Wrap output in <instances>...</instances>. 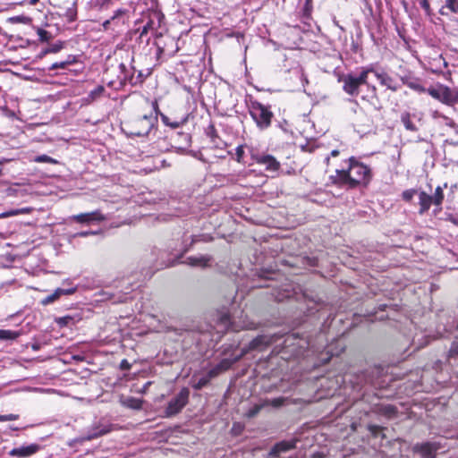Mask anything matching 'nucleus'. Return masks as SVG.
<instances>
[{
  "label": "nucleus",
  "mask_w": 458,
  "mask_h": 458,
  "mask_svg": "<svg viewBox=\"0 0 458 458\" xmlns=\"http://www.w3.org/2000/svg\"><path fill=\"white\" fill-rule=\"evenodd\" d=\"M152 107H153L154 111L156 112V114H157L159 110H158V104H157V100L152 102Z\"/></svg>",
  "instance_id": "nucleus-56"
},
{
  "label": "nucleus",
  "mask_w": 458,
  "mask_h": 458,
  "mask_svg": "<svg viewBox=\"0 0 458 458\" xmlns=\"http://www.w3.org/2000/svg\"><path fill=\"white\" fill-rule=\"evenodd\" d=\"M9 21L13 23H18V22L19 23H26L29 21V18H27L24 15H19V16L11 17L9 19Z\"/></svg>",
  "instance_id": "nucleus-42"
},
{
  "label": "nucleus",
  "mask_w": 458,
  "mask_h": 458,
  "mask_svg": "<svg viewBox=\"0 0 458 458\" xmlns=\"http://www.w3.org/2000/svg\"><path fill=\"white\" fill-rule=\"evenodd\" d=\"M380 429V427L377 426V425H369V430L372 433V434H377V431Z\"/></svg>",
  "instance_id": "nucleus-53"
},
{
  "label": "nucleus",
  "mask_w": 458,
  "mask_h": 458,
  "mask_svg": "<svg viewBox=\"0 0 458 458\" xmlns=\"http://www.w3.org/2000/svg\"><path fill=\"white\" fill-rule=\"evenodd\" d=\"M38 2V0H30V4L31 5H35Z\"/></svg>",
  "instance_id": "nucleus-61"
},
{
  "label": "nucleus",
  "mask_w": 458,
  "mask_h": 458,
  "mask_svg": "<svg viewBox=\"0 0 458 458\" xmlns=\"http://www.w3.org/2000/svg\"><path fill=\"white\" fill-rule=\"evenodd\" d=\"M449 353H450L451 357L458 356V343H456V342L453 343V344L450 348Z\"/></svg>",
  "instance_id": "nucleus-48"
},
{
  "label": "nucleus",
  "mask_w": 458,
  "mask_h": 458,
  "mask_svg": "<svg viewBox=\"0 0 458 458\" xmlns=\"http://www.w3.org/2000/svg\"><path fill=\"white\" fill-rule=\"evenodd\" d=\"M76 287H71V288H57L55 290L54 294L55 295L56 299L58 300L62 295H70L76 292Z\"/></svg>",
  "instance_id": "nucleus-33"
},
{
  "label": "nucleus",
  "mask_w": 458,
  "mask_h": 458,
  "mask_svg": "<svg viewBox=\"0 0 458 458\" xmlns=\"http://www.w3.org/2000/svg\"><path fill=\"white\" fill-rule=\"evenodd\" d=\"M18 418L16 414L0 415V421L16 420Z\"/></svg>",
  "instance_id": "nucleus-45"
},
{
  "label": "nucleus",
  "mask_w": 458,
  "mask_h": 458,
  "mask_svg": "<svg viewBox=\"0 0 458 458\" xmlns=\"http://www.w3.org/2000/svg\"><path fill=\"white\" fill-rule=\"evenodd\" d=\"M89 234H94V233L93 232H82V233H80L81 236H87V235H89Z\"/></svg>",
  "instance_id": "nucleus-58"
},
{
  "label": "nucleus",
  "mask_w": 458,
  "mask_h": 458,
  "mask_svg": "<svg viewBox=\"0 0 458 458\" xmlns=\"http://www.w3.org/2000/svg\"><path fill=\"white\" fill-rule=\"evenodd\" d=\"M244 155L243 146H238L236 148V160L240 163L242 160Z\"/></svg>",
  "instance_id": "nucleus-46"
},
{
  "label": "nucleus",
  "mask_w": 458,
  "mask_h": 458,
  "mask_svg": "<svg viewBox=\"0 0 458 458\" xmlns=\"http://www.w3.org/2000/svg\"><path fill=\"white\" fill-rule=\"evenodd\" d=\"M70 320H72L71 317H63L58 318L57 323L61 326H66Z\"/></svg>",
  "instance_id": "nucleus-50"
},
{
  "label": "nucleus",
  "mask_w": 458,
  "mask_h": 458,
  "mask_svg": "<svg viewBox=\"0 0 458 458\" xmlns=\"http://www.w3.org/2000/svg\"><path fill=\"white\" fill-rule=\"evenodd\" d=\"M453 13H458V0H445V5Z\"/></svg>",
  "instance_id": "nucleus-37"
},
{
  "label": "nucleus",
  "mask_w": 458,
  "mask_h": 458,
  "mask_svg": "<svg viewBox=\"0 0 458 458\" xmlns=\"http://www.w3.org/2000/svg\"><path fill=\"white\" fill-rule=\"evenodd\" d=\"M371 89H372L373 93H375L376 92V87L375 86H371Z\"/></svg>",
  "instance_id": "nucleus-62"
},
{
  "label": "nucleus",
  "mask_w": 458,
  "mask_h": 458,
  "mask_svg": "<svg viewBox=\"0 0 458 458\" xmlns=\"http://www.w3.org/2000/svg\"><path fill=\"white\" fill-rule=\"evenodd\" d=\"M157 18H158V21H161V19L163 18V15H159V14H158V15H157Z\"/></svg>",
  "instance_id": "nucleus-63"
},
{
  "label": "nucleus",
  "mask_w": 458,
  "mask_h": 458,
  "mask_svg": "<svg viewBox=\"0 0 458 458\" xmlns=\"http://www.w3.org/2000/svg\"><path fill=\"white\" fill-rule=\"evenodd\" d=\"M265 406L264 403H261V404H255L254 406H252L246 413L247 417L248 418H253L255 417L260 411L261 409Z\"/></svg>",
  "instance_id": "nucleus-36"
},
{
  "label": "nucleus",
  "mask_w": 458,
  "mask_h": 458,
  "mask_svg": "<svg viewBox=\"0 0 458 458\" xmlns=\"http://www.w3.org/2000/svg\"><path fill=\"white\" fill-rule=\"evenodd\" d=\"M401 122L403 123V124L406 130L411 131H418V128L411 121L410 113H408V112L403 113L401 114Z\"/></svg>",
  "instance_id": "nucleus-25"
},
{
  "label": "nucleus",
  "mask_w": 458,
  "mask_h": 458,
  "mask_svg": "<svg viewBox=\"0 0 458 458\" xmlns=\"http://www.w3.org/2000/svg\"><path fill=\"white\" fill-rule=\"evenodd\" d=\"M416 450L419 451L422 456V458H435V452L437 447L434 446L431 443H424L420 445H417Z\"/></svg>",
  "instance_id": "nucleus-17"
},
{
  "label": "nucleus",
  "mask_w": 458,
  "mask_h": 458,
  "mask_svg": "<svg viewBox=\"0 0 458 458\" xmlns=\"http://www.w3.org/2000/svg\"><path fill=\"white\" fill-rule=\"evenodd\" d=\"M312 0H305V12H311Z\"/></svg>",
  "instance_id": "nucleus-54"
},
{
  "label": "nucleus",
  "mask_w": 458,
  "mask_h": 458,
  "mask_svg": "<svg viewBox=\"0 0 458 458\" xmlns=\"http://www.w3.org/2000/svg\"><path fill=\"white\" fill-rule=\"evenodd\" d=\"M111 3H112V0H95L93 5L95 8H98V10H102V9L107 8Z\"/></svg>",
  "instance_id": "nucleus-38"
},
{
  "label": "nucleus",
  "mask_w": 458,
  "mask_h": 458,
  "mask_svg": "<svg viewBox=\"0 0 458 458\" xmlns=\"http://www.w3.org/2000/svg\"><path fill=\"white\" fill-rule=\"evenodd\" d=\"M72 219L80 224H90L105 220V216L99 210L89 213H81L72 216Z\"/></svg>",
  "instance_id": "nucleus-10"
},
{
  "label": "nucleus",
  "mask_w": 458,
  "mask_h": 458,
  "mask_svg": "<svg viewBox=\"0 0 458 458\" xmlns=\"http://www.w3.org/2000/svg\"><path fill=\"white\" fill-rule=\"evenodd\" d=\"M105 87L102 85H98L97 88H95L93 90H91L87 98H85L87 103L94 102L95 100L98 99L105 92Z\"/></svg>",
  "instance_id": "nucleus-23"
},
{
  "label": "nucleus",
  "mask_w": 458,
  "mask_h": 458,
  "mask_svg": "<svg viewBox=\"0 0 458 458\" xmlns=\"http://www.w3.org/2000/svg\"><path fill=\"white\" fill-rule=\"evenodd\" d=\"M76 287H71V288H57L55 290L54 294L55 295L56 299L58 300L62 295H70L76 292Z\"/></svg>",
  "instance_id": "nucleus-32"
},
{
  "label": "nucleus",
  "mask_w": 458,
  "mask_h": 458,
  "mask_svg": "<svg viewBox=\"0 0 458 458\" xmlns=\"http://www.w3.org/2000/svg\"><path fill=\"white\" fill-rule=\"evenodd\" d=\"M19 335V332L7 329H0V340H14Z\"/></svg>",
  "instance_id": "nucleus-27"
},
{
  "label": "nucleus",
  "mask_w": 458,
  "mask_h": 458,
  "mask_svg": "<svg viewBox=\"0 0 458 458\" xmlns=\"http://www.w3.org/2000/svg\"><path fill=\"white\" fill-rule=\"evenodd\" d=\"M294 340V337L293 335H288L286 336V338L284 339V344L285 346H289L291 344H293V341Z\"/></svg>",
  "instance_id": "nucleus-55"
},
{
  "label": "nucleus",
  "mask_w": 458,
  "mask_h": 458,
  "mask_svg": "<svg viewBox=\"0 0 458 458\" xmlns=\"http://www.w3.org/2000/svg\"><path fill=\"white\" fill-rule=\"evenodd\" d=\"M212 378L213 377H210V374L208 372L207 375H205L204 377H200L198 380V382L193 386V387L197 390H200L201 388L206 386Z\"/></svg>",
  "instance_id": "nucleus-31"
},
{
  "label": "nucleus",
  "mask_w": 458,
  "mask_h": 458,
  "mask_svg": "<svg viewBox=\"0 0 458 458\" xmlns=\"http://www.w3.org/2000/svg\"><path fill=\"white\" fill-rule=\"evenodd\" d=\"M161 119H162V122L165 125H167L173 129H177V128L181 127L186 122V120L172 122L166 115H165L163 114H161Z\"/></svg>",
  "instance_id": "nucleus-30"
},
{
  "label": "nucleus",
  "mask_w": 458,
  "mask_h": 458,
  "mask_svg": "<svg viewBox=\"0 0 458 458\" xmlns=\"http://www.w3.org/2000/svg\"><path fill=\"white\" fill-rule=\"evenodd\" d=\"M377 79L378 80L379 83L382 86L386 87L388 89L392 91H397L399 89V85L396 83V81L386 72H378L376 70L372 72Z\"/></svg>",
  "instance_id": "nucleus-11"
},
{
  "label": "nucleus",
  "mask_w": 458,
  "mask_h": 458,
  "mask_svg": "<svg viewBox=\"0 0 458 458\" xmlns=\"http://www.w3.org/2000/svg\"><path fill=\"white\" fill-rule=\"evenodd\" d=\"M420 5L426 11L427 13H430V5L428 0H421Z\"/></svg>",
  "instance_id": "nucleus-51"
},
{
  "label": "nucleus",
  "mask_w": 458,
  "mask_h": 458,
  "mask_svg": "<svg viewBox=\"0 0 458 458\" xmlns=\"http://www.w3.org/2000/svg\"><path fill=\"white\" fill-rule=\"evenodd\" d=\"M119 74L118 80L121 83L130 82L131 84H134L133 82V68H128L124 64L121 63L118 66Z\"/></svg>",
  "instance_id": "nucleus-14"
},
{
  "label": "nucleus",
  "mask_w": 458,
  "mask_h": 458,
  "mask_svg": "<svg viewBox=\"0 0 458 458\" xmlns=\"http://www.w3.org/2000/svg\"><path fill=\"white\" fill-rule=\"evenodd\" d=\"M338 154H339V151H338V150H336V149H334V150H332V152H331V156H333V157H336V156H338Z\"/></svg>",
  "instance_id": "nucleus-59"
},
{
  "label": "nucleus",
  "mask_w": 458,
  "mask_h": 458,
  "mask_svg": "<svg viewBox=\"0 0 458 458\" xmlns=\"http://www.w3.org/2000/svg\"><path fill=\"white\" fill-rule=\"evenodd\" d=\"M62 49V45H53L52 47L42 51L40 56H43L48 53H57Z\"/></svg>",
  "instance_id": "nucleus-41"
},
{
  "label": "nucleus",
  "mask_w": 458,
  "mask_h": 458,
  "mask_svg": "<svg viewBox=\"0 0 458 458\" xmlns=\"http://www.w3.org/2000/svg\"><path fill=\"white\" fill-rule=\"evenodd\" d=\"M284 398L283 397H278V398H275V399H272V400H267L264 403L265 405H267V404H270L274 407H280L284 404Z\"/></svg>",
  "instance_id": "nucleus-39"
},
{
  "label": "nucleus",
  "mask_w": 458,
  "mask_h": 458,
  "mask_svg": "<svg viewBox=\"0 0 458 458\" xmlns=\"http://www.w3.org/2000/svg\"><path fill=\"white\" fill-rule=\"evenodd\" d=\"M33 160L36 163H49V164H57L58 163L57 160H55V158H53L46 154L37 156L34 157Z\"/></svg>",
  "instance_id": "nucleus-34"
},
{
  "label": "nucleus",
  "mask_w": 458,
  "mask_h": 458,
  "mask_svg": "<svg viewBox=\"0 0 458 458\" xmlns=\"http://www.w3.org/2000/svg\"><path fill=\"white\" fill-rule=\"evenodd\" d=\"M296 447V440L281 441L276 443L268 453L269 458H276L283 453L288 452Z\"/></svg>",
  "instance_id": "nucleus-9"
},
{
  "label": "nucleus",
  "mask_w": 458,
  "mask_h": 458,
  "mask_svg": "<svg viewBox=\"0 0 458 458\" xmlns=\"http://www.w3.org/2000/svg\"><path fill=\"white\" fill-rule=\"evenodd\" d=\"M76 3H73V6L66 10L64 16L69 22H72L77 18Z\"/></svg>",
  "instance_id": "nucleus-35"
},
{
  "label": "nucleus",
  "mask_w": 458,
  "mask_h": 458,
  "mask_svg": "<svg viewBox=\"0 0 458 458\" xmlns=\"http://www.w3.org/2000/svg\"><path fill=\"white\" fill-rule=\"evenodd\" d=\"M190 391L187 387H183L181 391L172 398L165 409V417L170 418L178 414L188 403Z\"/></svg>",
  "instance_id": "nucleus-5"
},
{
  "label": "nucleus",
  "mask_w": 458,
  "mask_h": 458,
  "mask_svg": "<svg viewBox=\"0 0 458 458\" xmlns=\"http://www.w3.org/2000/svg\"><path fill=\"white\" fill-rule=\"evenodd\" d=\"M417 193V191L414 189L406 190L403 192L402 196L405 201H411L413 196Z\"/></svg>",
  "instance_id": "nucleus-40"
},
{
  "label": "nucleus",
  "mask_w": 458,
  "mask_h": 458,
  "mask_svg": "<svg viewBox=\"0 0 458 458\" xmlns=\"http://www.w3.org/2000/svg\"><path fill=\"white\" fill-rule=\"evenodd\" d=\"M155 120L156 117L147 114L133 120L130 123V134L137 137L147 136L154 126Z\"/></svg>",
  "instance_id": "nucleus-6"
},
{
  "label": "nucleus",
  "mask_w": 458,
  "mask_h": 458,
  "mask_svg": "<svg viewBox=\"0 0 458 458\" xmlns=\"http://www.w3.org/2000/svg\"><path fill=\"white\" fill-rule=\"evenodd\" d=\"M433 204V199L431 195H428L425 191H420L419 193V214L423 215L425 214L429 208L430 206Z\"/></svg>",
  "instance_id": "nucleus-15"
},
{
  "label": "nucleus",
  "mask_w": 458,
  "mask_h": 458,
  "mask_svg": "<svg viewBox=\"0 0 458 458\" xmlns=\"http://www.w3.org/2000/svg\"><path fill=\"white\" fill-rule=\"evenodd\" d=\"M55 301H57V299H56L55 295L53 293L50 295L47 296L46 298L42 299L41 304L46 306V305H48V304H51V303L55 302Z\"/></svg>",
  "instance_id": "nucleus-43"
},
{
  "label": "nucleus",
  "mask_w": 458,
  "mask_h": 458,
  "mask_svg": "<svg viewBox=\"0 0 458 458\" xmlns=\"http://www.w3.org/2000/svg\"><path fill=\"white\" fill-rule=\"evenodd\" d=\"M126 10L125 9H117L114 13V15L111 17V20L112 21H114L122 16H123L125 13H126Z\"/></svg>",
  "instance_id": "nucleus-47"
},
{
  "label": "nucleus",
  "mask_w": 458,
  "mask_h": 458,
  "mask_svg": "<svg viewBox=\"0 0 458 458\" xmlns=\"http://www.w3.org/2000/svg\"><path fill=\"white\" fill-rule=\"evenodd\" d=\"M238 359L235 360H230V359H223L218 364H216L214 368H212L208 373L210 374V377L213 378L217 377L222 372H225L228 370L234 361H236Z\"/></svg>",
  "instance_id": "nucleus-12"
},
{
  "label": "nucleus",
  "mask_w": 458,
  "mask_h": 458,
  "mask_svg": "<svg viewBox=\"0 0 458 458\" xmlns=\"http://www.w3.org/2000/svg\"><path fill=\"white\" fill-rule=\"evenodd\" d=\"M40 449L38 444H30L29 445H22L20 447L13 448L8 454L13 457L26 458L33 455Z\"/></svg>",
  "instance_id": "nucleus-8"
},
{
  "label": "nucleus",
  "mask_w": 458,
  "mask_h": 458,
  "mask_svg": "<svg viewBox=\"0 0 458 458\" xmlns=\"http://www.w3.org/2000/svg\"><path fill=\"white\" fill-rule=\"evenodd\" d=\"M123 405L134 410H140L142 407V401L134 397H129L123 402Z\"/></svg>",
  "instance_id": "nucleus-26"
},
{
  "label": "nucleus",
  "mask_w": 458,
  "mask_h": 458,
  "mask_svg": "<svg viewBox=\"0 0 458 458\" xmlns=\"http://www.w3.org/2000/svg\"><path fill=\"white\" fill-rule=\"evenodd\" d=\"M250 114L259 128L267 129L270 126L273 113L268 106L258 101H252L250 105Z\"/></svg>",
  "instance_id": "nucleus-4"
},
{
  "label": "nucleus",
  "mask_w": 458,
  "mask_h": 458,
  "mask_svg": "<svg viewBox=\"0 0 458 458\" xmlns=\"http://www.w3.org/2000/svg\"><path fill=\"white\" fill-rule=\"evenodd\" d=\"M206 134L210 138L212 143H214L218 148L220 147L218 142L216 141V140H218L219 137L217 135V132H216V130L214 124H210L207 128Z\"/></svg>",
  "instance_id": "nucleus-28"
},
{
  "label": "nucleus",
  "mask_w": 458,
  "mask_h": 458,
  "mask_svg": "<svg viewBox=\"0 0 458 458\" xmlns=\"http://www.w3.org/2000/svg\"><path fill=\"white\" fill-rule=\"evenodd\" d=\"M440 13H441L442 15H444V14H445V13H444L443 9H441V10H440Z\"/></svg>",
  "instance_id": "nucleus-64"
},
{
  "label": "nucleus",
  "mask_w": 458,
  "mask_h": 458,
  "mask_svg": "<svg viewBox=\"0 0 458 458\" xmlns=\"http://www.w3.org/2000/svg\"><path fill=\"white\" fill-rule=\"evenodd\" d=\"M26 210L25 209H16V210H12V211H9V212H5V213H3L0 215V217H7V216H15V215H18V214H22V213H25Z\"/></svg>",
  "instance_id": "nucleus-44"
},
{
  "label": "nucleus",
  "mask_w": 458,
  "mask_h": 458,
  "mask_svg": "<svg viewBox=\"0 0 458 458\" xmlns=\"http://www.w3.org/2000/svg\"><path fill=\"white\" fill-rule=\"evenodd\" d=\"M446 220L450 221L452 224L458 225V216L448 215Z\"/></svg>",
  "instance_id": "nucleus-52"
},
{
  "label": "nucleus",
  "mask_w": 458,
  "mask_h": 458,
  "mask_svg": "<svg viewBox=\"0 0 458 458\" xmlns=\"http://www.w3.org/2000/svg\"><path fill=\"white\" fill-rule=\"evenodd\" d=\"M213 257L211 255H199L191 256L186 258L182 263L191 267H198L201 268L208 267L211 266Z\"/></svg>",
  "instance_id": "nucleus-7"
},
{
  "label": "nucleus",
  "mask_w": 458,
  "mask_h": 458,
  "mask_svg": "<svg viewBox=\"0 0 458 458\" xmlns=\"http://www.w3.org/2000/svg\"><path fill=\"white\" fill-rule=\"evenodd\" d=\"M216 320L217 323L225 330L231 327V318L226 310L217 312Z\"/></svg>",
  "instance_id": "nucleus-20"
},
{
  "label": "nucleus",
  "mask_w": 458,
  "mask_h": 458,
  "mask_svg": "<svg viewBox=\"0 0 458 458\" xmlns=\"http://www.w3.org/2000/svg\"><path fill=\"white\" fill-rule=\"evenodd\" d=\"M403 83L409 87L410 89L416 90L418 92H427V89H425L419 81L418 79H411L407 76L401 78Z\"/></svg>",
  "instance_id": "nucleus-19"
},
{
  "label": "nucleus",
  "mask_w": 458,
  "mask_h": 458,
  "mask_svg": "<svg viewBox=\"0 0 458 458\" xmlns=\"http://www.w3.org/2000/svg\"><path fill=\"white\" fill-rule=\"evenodd\" d=\"M131 368V363H130L127 360L123 359V360L121 361V363H120V369H121L122 370H129Z\"/></svg>",
  "instance_id": "nucleus-49"
},
{
  "label": "nucleus",
  "mask_w": 458,
  "mask_h": 458,
  "mask_svg": "<svg viewBox=\"0 0 458 458\" xmlns=\"http://www.w3.org/2000/svg\"><path fill=\"white\" fill-rule=\"evenodd\" d=\"M273 340L271 336L267 335H259L256 338H254L252 341L249 344V349L250 350H256L259 349L261 347L268 346L272 344Z\"/></svg>",
  "instance_id": "nucleus-16"
},
{
  "label": "nucleus",
  "mask_w": 458,
  "mask_h": 458,
  "mask_svg": "<svg viewBox=\"0 0 458 458\" xmlns=\"http://www.w3.org/2000/svg\"><path fill=\"white\" fill-rule=\"evenodd\" d=\"M371 72H374L372 66L361 67L358 74L347 73L342 76L339 81L343 82L344 91L352 97H357L360 87L368 85V77Z\"/></svg>",
  "instance_id": "nucleus-2"
},
{
  "label": "nucleus",
  "mask_w": 458,
  "mask_h": 458,
  "mask_svg": "<svg viewBox=\"0 0 458 458\" xmlns=\"http://www.w3.org/2000/svg\"><path fill=\"white\" fill-rule=\"evenodd\" d=\"M375 411L390 418L394 416L397 411L396 408L391 404H381L376 407Z\"/></svg>",
  "instance_id": "nucleus-22"
},
{
  "label": "nucleus",
  "mask_w": 458,
  "mask_h": 458,
  "mask_svg": "<svg viewBox=\"0 0 458 458\" xmlns=\"http://www.w3.org/2000/svg\"><path fill=\"white\" fill-rule=\"evenodd\" d=\"M156 29L154 28V21L153 20H148V21L142 27L140 32V40H143L148 33L150 31V30H155Z\"/></svg>",
  "instance_id": "nucleus-29"
},
{
  "label": "nucleus",
  "mask_w": 458,
  "mask_h": 458,
  "mask_svg": "<svg viewBox=\"0 0 458 458\" xmlns=\"http://www.w3.org/2000/svg\"><path fill=\"white\" fill-rule=\"evenodd\" d=\"M76 57L73 56V55H69L65 60L64 61H61V62H56V63H54L50 67H49V70L52 71V70H56V69H65L67 68L70 64H72L74 63H76Z\"/></svg>",
  "instance_id": "nucleus-24"
},
{
  "label": "nucleus",
  "mask_w": 458,
  "mask_h": 458,
  "mask_svg": "<svg viewBox=\"0 0 458 458\" xmlns=\"http://www.w3.org/2000/svg\"><path fill=\"white\" fill-rule=\"evenodd\" d=\"M427 93L441 103L453 106L458 103V89L437 84L427 89Z\"/></svg>",
  "instance_id": "nucleus-3"
},
{
  "label": "nucleus",
  "mask_w": 458,
  "mask_h": 458,
  "mask_svg": "<svg viewBox=\"0 0 458 458\" xmlns=\"http://www.w3.org/2000/svg\"><path fill=\"white\" fill-rule=\"evenodd\" d=\"M347 169H337L335 175L330 176L332 183L344 186L348 185L351 188L358 184H367L370 180V169L357 161L354 157L348 160Z\"/></svg>",
  "instance_id": "nucleus-1"
},
{
  "label": "nucleus",
  "mask_w": 458,
  "mask_h": 458,
  "mask_svg": "<svg viewBox=\"0 0 458 458\" xmlns=\"http://www.w3.org/2000/svg\"><path fill=\"white\" fill-rule=\"evenodd\" d=\"M447 187V183H444V186H437L435 190L434 194L431 196L433 199V205L436 207H441L444 200V188Z\"/></svg>",
  "instance_id": "nucleus-21"
},
{
  "label": "nucleus",
  "mask_w": 458,
  "mask_h": 458,
  "mask_svg": "<svg viewBox=\"0 0 458 458\" xmlns=\"http://www.w3.org/2000/svg\"><path fill=\"white\" fill-rule=\"evenodd\" d=\"M47 34V32L46 30H40L39 33H38V35L40 36L41 39H45V37H46Z\"/></svg>",
  "instance_id": "nucleus-57"
},
{
  "label": "nucleus",
  "mask_w": 458,
  "mask_h": 458,
  "mask_svg": "<svg viewBox=\"0 0 458 458\" xmlns=\"http://www.w3.org/2000/svg\"><path fill=\"white\" fill-rule=\"evenodd\" d=\"M110 431H111L110 426H106V425L98 426V427H96L95 428H93L92 431L89 432V434H87L85 437H83V440L89 441V440L98 438L101 436H104V435L109 433Z\"/></svg>",
  "instance_id": "nucleus-18"
},
{
  "label": "nucleus",
  "mask_w": 458,
  "mask_h": 458,
  "mask_svg": "<svg viewBox=\"0 0 458 458\" xmlns=\"http://www.w3.org/2000/svg\"><path fill=\"white\" fill-rule=\"evenodd\" d=\"M257 162L265 165L267 171L276 172L280 167V163L270 155H264L258 158Z\"/></svg>",
  "instance_id": "nucleus-13"
},
{
  "label": "nucleus",
  "mask_w": 458,
  "mask_h": 458,
  "mask_svg": "<svg viewBox=\"0 0 458 458\" xmlns=\"http://www.w3.org/2000/svg\"><path fill=\"white\" fill-rule=\"evenodd\" d=\"M112 21L111 19H110V20H106V21L103 23L104 28H107V26H108V24H110V21Z\"/></svg>",
  "instance_id": "nucleus-60"
}]
</instances>
